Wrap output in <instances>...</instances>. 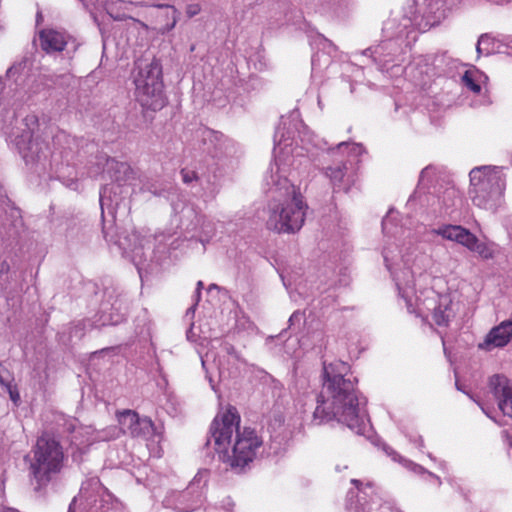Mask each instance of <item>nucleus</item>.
Listing matches in <instances>:
<instances>
[{"label":"nucleus","instance_id":"31","mask_svg":"<svg viewBox=\"0 0 512 512\" xmlns=\"http://www.w3.org/2000/svg\"><path fill=\"white\" fill-rule=\"evenodd\" d=\"M200 295H201V292H199V291H196V292H195V296H194V298H195V303H194V305H193V306H191V307L188 309L187 313H190V312L194 313L195 307H196L197 303H198V302H199V300H200Z\"/></svg>","mask_w":512,"mask_h":512},{"label":"nucleus","instance_id":"42","mask_svg":"<svg viewBox=\"0 0 512 512\" xmlns=\"http://www.w3.org/2000/svg\"><path fill=\"white\" fill-rule=\"evenodd\" d=\"M184 211H185L187 214H192V213H193V209H192V208H190V207L185 208V210H184Z\"/></svg>","mask_w":512,"mask_h":512},{"label":"nucleus","instance_id":"45","mask_svg":"<svg viewBox=\"0 0 512 512\" xmlns=\"http://www.w3.org/2000/svg\"><path fill=\"white\" fill-rule=\"evenodd\" d=\"M352 483L355 484L357 487L361 484L359 480L353 479Z\"/></svg>","mask_w":512,"mask_h":512},{"label":"nucleus","instance_id":"49","mask_svg":"<svg viewBox=\"0 0 512 512\" xmlns=\"http://www.w3.org/2000/svg\"><path fill=\"white\" fill-rule=\"evenodd\" d=\"M428 457H429L430 459L434 460L433 456H432L430 453L428 454Z\"/></svg>","mask_w":512,"mask_h":512},{"label":"nucleus","instance_id":"25","mask_svg":"<svg viewBox=\"0 0 512 512\" xmlns=\"http://www.w3.org/2000/svg\"><path fill=\"white\" fill-rule=\"evenodd\" d=\"M480 74L478 71L467 70L462 76V83L465 87L475 94L481 92V85L479 84Z\"/></svg>","mask_w":512,"mask_h":512},{"label":"nucleus","instance_id":"6","mask_svg":"<svg viewBox=\"0 0 512 512\" xmlns=\"http://www.w3.org/2000/svg\"><path fill=\"white\" fill-rule=\"evenodd\" d=\"M135 99L146 111H160L168 104L165 93L162 65L153 59L149 63L139 65L133 74Z\"/></svg>","mask_w":512,"mask_h":512},{"label":"nucleus","instance_id":"28","mask_svg":"<svg viewBox=\"0 0 512 512\" xmlns=\"http://www.w3.org/2000/svg\"><path fill=\"white\" fill-rule=\"evenodd\" d=\"M13 377L11 373L4 367V365L0 362V385L8 386L12 383Z\"/></svg>","mask_w":512,"mask_h":512},{"label":"nucleus","instance_id":"24","mask_svg":"<svg viewBox=\"0 0 512 512\" xmlns=\"http://www.w3.org/2000/svg\"><path fill=\"white\" fill-rule=\"evenodd\" d=\"M86 434L89 435L87 442L108 441L118 437L119 430L116 427H110L102 431H94L90 427L85 428Z\"/></svg>","mask_w":512,"mask_h":512},{"label":"nucleus","instance_id":"46","mask_svg":"<svg viewBox=\"0 0 512 512\" xmlns=\"http://www.w3.org/2000/svg\"><path fill=\"white\" fill-rule=\"evenodd\" d=\"M440 467H441V469L444 470L446 468V464L444 462H440Z\"/></svg>","mask_w":512,"mask_h":512},{"label":"nucleus","instance_id":"12","mask_svg":"<svg viewBox=\"0 0 512 512\" xmlns=\"http://www.w3.org/2000/svg\"><path fill=\"white\" fill-rule=\"evenodd\" d=\"M206 474V471L199 472L185 490L168 493L163 500V505L177 512H191L197 509L202 503Z\"/></svg>","mask_w":512,"mask_h":512},{"label":"nucleus","instance_id":"36","mask_svg":"<svg viewBox=\"0 0 512 512\" xmlns=\"http://www.w3.org/2000/svg\"><path fill=\"white\" fill-rule=\"evenodd\" d=\"M415 441L417 442V445H418L419 449H422L424 447L423 439H422L421 436H418L417 440H415Z\"/></svg>","mask_w":512,"mask_h":512},{"label":"nucleus","instance_id":"22","mask_svg":"<svg viewBox=\"0 0 512 512\" xmlns=\"http://www.w3.org/2000/svg\"><path fill=\"white\" fill-rule=\"evenodd\" d=\"M196 222L193 229L197 230V234L201 242L209 241L216 232L215 223L205 215H196Z\"/></svg>","mask_w":512,"mask_h":512},{"label":"nucleus","instance_id":"10","mask_svg":"<svg viewBox=\"0 0 512 512\" xmlns=\"http://www.w3.org/2000/svg\"><path fill=\"white\" fill-rule=\"evenodd\" d=\"M96 166V169L90 171L91 176L94 177L100 173H107L111 179L118 182V184L106 185L100 191V206L102 214L105 209H107L109 213H113L121 201V198L117 196L121 183L127 182L131 178L133 172L127 163L118 162L106 155H100L97 157Z\"/></svg>","mask_w":512,"mask_h":512},{"label":"nucleus","instance_id":"41","mask_svg":"<svg viewBox=\"0 0 512 512\" xmlns=\"http://www.w3.org/2000/svg\"><path fill=\"white\" fill-rule=\"evenodd\" d=\"M483 40V37L480 38L479 42H478V45H477V52L478 53H481V49H480V43L481 41Z\"/></svg>","mask_w":512,"mask_h":512},{"label":"nucleus","instance_id":"21","mask_svg":"<svg viewBox=\"0 0 512 512\" xmlns=\"http://www.w3.org/2000/svg\"><path fill=\"white\" fill-rule=\"evenodd\" d=\"M158 8L163 11L160 12L156 17L160 24L158 31L161 34H165L171 31L178 21V10L172 5H157Z\"/></svg>","mask_w":512,"mask_h":512},{"label":"nucleus","instance_id":"15","mask_svg":"<svg viewBox=\"0 0 512 512\" xmlns=\"http://www.w3.org/2000/svg\"><path fill=\"white\" fill-rule=\"evenodd\" d=\"M489 387L504 415L512 417V380L503 375H493Z\"/></svg>","mask_w":512,"mask_h":512},{"label":"nucleus","instance_id":"23","mask_svg":"<svg viewBox=\"0 0 512 512\" xmlns=\"http://www.w3.org/2000/svg\"><path fill=\"white\" fill-rule=\"evenodd\" d=\"M473 240H469L466 248L478 254L484 260L492 259L495 255V245L493 243L481 242L472 234Z\"/></svg>","mask_w":512,"mask_h":512},{"label":"nucleus","instance_id":"2","mask_svg":"<svg viewBox=\"0 0 512 512\" xmlns=\"http://www.w3.org/2000/svg\"><path fill=\"white\" fill-rule=\"evenodd\" d=\"M348 373L349 366L343 361L324 363L323 383L313 421L322 424L337 420L361 435L369 424L365 401L359 398L355 379Z\"/></svg>","mask_w":512,"mask_h":512},{"label":"nucleus","instance_id":"26","mask_svg":"<svg viewBox=\"0 0 512 512\" xmlns=\"http://www.w3.org/2000/svg\"><path fill=\"white\" fill-rule=\"evenodd\" d=\"M403 465L407 469H409L410 471H412V472H414L416 474H427L429 477H431V478L436 480L438 486H441V484H442L441 479L437 475H435L434 473L427 471L423 466H421V465H419L417 463H414V462H412L410 460H407V459L403 460Z\"/></svg>","mask_w":512,"mask_h":512},{"label":"nucleus","instance_id":"20","mask_svg":"<svg viewBox=\"0 0 512 512\" xmlns=\"http://www.w3.org/2000/svg\"><path fill=\"white\" fill-rule=\"evenodd\" d=\"M182 180L185 184H191L193 181L199 183L201 186H204L206 183L207 186L203 187V196L207 198H214L217 189L214 183L211 182L210 177H204L203 175H199L198 172L189 168H183L181 170Z\"/></svg>","mask_w":512,"mask_h":512},{"label":"nucleus","instance_id":"5","mask_svg":"<svg viewBox=\"0 0 512 512\" xmlns=\"http://www.w3.org/2000/svg\"><path fill=\"white\" fill-rule=\"evenodd\" d=\"M281 132L280 135L278 132L274 135L276 143L274 147L275 157L267 168L262 182L263 190L270 194L272 199L300 192L291 179V166L294 163V157L292 155L293 150L289 148L291 144L287 143L290 139L291 130H286L287 139L284 130H281Z\"/></svg>","mask_w":512,"mask_h":512},{"label":"nucleus","instance_id":"17","mask_svg":"<svg viewBox=\"0 0 512 512\" xmlns=\"http://www.w3.org/2000/svg\"><path fill=\"white\" fill-rule=\"evenodd\" d=\"M461 195L459 190L452 184L440 187L435 190L432 206H437L434 210L440 213L450 214L461 204Z\"/></svg>","mask_w":512,"mask_h":512},{"label":"nucleus","instance_id":"44","mask_svg":"<svg viewBox=\"0 0 512 512\" xmlns=\"http://www.w3.org/2000/svg\"><path fill=\"white\" fill-rule=\"evenodd\" d=\"M299 316V314L297 313H293L290 317V321H293L295 318H297Z\"/></svg>","mask_w":512,"mask_h":512},{"label":"nucleus","instance_id":"16","mask_svg":"<svg viewBox=\"0 0 512 512\" xmlns=\"http://www.w3.org/2000/svg\"><path fill=\"white\" fill-rule=\"evenodd\" d=\"M512 341V319L504 320L494 326L478 344V348L491 351L495 348H503Z\"/></svg>","mask_w":512,"mask_h":512},{"label":"nucleus","instance_id":"29","mask_svg":"<svg viewBox=\"0 0 512 512\" xmlns=\"http://www.w3.org/2000/svg\"><path fill=\"white\" fill-rule=\"evenodd\" d=\"M201 11V6L197 3L189 4L186 7V14L189 18H192L196 15H198Z\"/></svg>","mask_w":512,"mask_h":512},{"label":"nucleus","instance_id":"9","mask_svg":"<svg viewBox=\"0 0 512 512\" xmlns=\"http://www.w3.org/2000/svg\"><path fill=\"white\" fill-rule=\"evenodd\" d=\"M63 453L57 441L48 435L38 438L30 459V474L41 487L60 471Z\"/></svg>","mask_w":512,"mask_h":512},{"label":"nucleus","instance_id":"35","mask_svg":"<svg viewBox=\"0 0 512 512\" xmlns=\"http://www.w3.org/2000/svg\"><path fill=\"white\" fill-rule=\"evenodd\" d=\"M506 227L509 230L510 234H512V217H508L506 219Z\"/></svg>","mask_w":512,"mask_h":512},{"label":"nucleus","instance_id":"19","mask_svg":"<svg viewBox=\"0 0 512 512\" xmlns=\"http://www.w3.org/2000/svg\"><path fill=\"white\" fill-rule=\"evenodd\" d=\"M432 232L442 236L444 239L455 241L465 247L469 244V240H473V233L458 225H443L433 229Z\"/></svg>","mask_w":512,"mask_h":512},{"label":"nucleus","instance_id":"4","mask_svg":"<svg viewBox=\"0 0 512 512\" xmlns=\"http://www.w3.org/2000/svg\"><path fill=\"white\" fill-rule=\"evenodd\" d=\"M505 189L504 167L483 165L470 170L468 194L478 208L492 213L497 212L504 205Z\"/></svg>","mask_w":512,"mask_h":512},{"label":"nucleus","instance_id":"52","mask_svg":"<svg viewBox=\"0 0 512 512\" xmlns=\"http://www.w3.org/2000/svg\"><path fill=\"white\" fill-rule=\"evenodd\" d=\"M131 251L134 253V255H137V252H135V249H131Z\"/></svg>","mask_w":512,"mask_h":512},{"label":"nucleus","instance_id":"39","mask_svg":"<svg viewBox=\"0 0 512 512\" xmlns=\"http://www.w3.org/2000/svg\"><path fill=\"white\" fill-rule=\"evenodd\" d=\"M361 512H371V508L370 507H366L365 505H362Z\"/></svg>","mask_w":512,"mask_h":512},{"label":"nucleus","instance_id":"11","mask_svg":"<svg viewBox=\"0 0 512 512\" xmlns=\"http://www.w3.org/2000/svg\"><path fill=\"white\" fill-rule=\"evenodd\" d=\"M113 496L103 487L98 478H90L82 484L68 512H101L112 504Z\"/></svg>","mask_w":512,"mask_h":512},{"label":"nucleus","instance_id":"37","mask_svg":"<svg viewBox=\"0 0 512 512\" xmlns=\"http://www.w3.org/2000/svg\"><path fill=\"white\" fill-rule=\"evenodd\" d=\"M25 120H26V121L30 120V121H31V123H34V122H36V121H37V119H36V117H35L34 115L27 116Z\"/></svg>","mask_w":512,"mask_h":512},{"label":"nucleus","instance_id":"3","mask_svg":"<svg viewBox=\"0 0 512 512\" xmlns=\"http://www.w3.org/2000/svg\"><path fill=\"white\" fill-rule=\"evenodd\" d=\"M239 425L237 409L229 406L214 418L207 443L213 445L223 462L242 469L256 458L263 440L254 429L240 430Z\"/></svg>","mask_w":512,"mask_h":512},{"label":"nucleus","instance_id":"34","mask_svg":"<svg viewBox=\"0 0 512 512\" xmlns=\"http://www.w3.org/2000/svg\"><path fill=\"white\" fill-rule=\"evenodd\" d=\"M10 386H11V383L8 386H5V387L9 389V393H10L11 399L14 402H16L19 399V395H18V393H13Z\"/></svg>","mask_w":512,"mask_h":512},{"label":"nucleus","instance_id":"32","mask_svg":"<svg viewBox=\"0 0 512 512\" xmlns=\"http://www.w3.org/2000/svg\"><path fill=\"white\" fill-rule=\"evenodd\" d=\"M281 277H282V281H283L284 286L289 290L290 297L293 298L294 300H296L294 295H293V293H292V290L290 288L291 283L290 282L287 283L286 279H285V277L283 275H281Z\"/></svg>","mask_w":512,"mask_h":512},{"label":"nucleus","instance_id":"47","mask_svg":"<svg viewBox=\"0 0 512 512\" xmlns=\"http://www.w3.org/2000/svg\"><path fill=\"white\" fill-rule=\"evenodd\" d=\"M213 288H217V285H215V284L210 285L209 290H211Z\"/></svg>","mask_w":512,"mask_h":512},{"label":"nucleus","instance_id":"33","mask_svg":"<svg viewBox=\"0 0 512 512\" xmlns=\"http://www.w3.org/2000/svg\"><path fill=\"white\" fill-rule=\"evenodd\" d=\"M295 290L299 295H306V291L304 290V286L302 283H299L295 286Z\"/></svg>","mask_w":512,"mask_h":512},{"label":"nucleus","instance_id":"40","mask_svg":"<svg viewBox=\"0 0 512 512\" xmlns=\"http://www.w3.org/2000/svg\"><path fill=\"white\" fill-rule=\"evenodd\" d=\"M481 409L489 418L493 419L492 416H490L489 412L486 410V408L484 406H481Z\"/></svg>","mask_w":512,"mask_h":512},{"label":"nucleus","instance_id":"13","mask_svg":"<svg viewBox=\"0 0 512 512\" xmlns=\"http://www.w3.org/2000/svg\"><path fill=\"white\" fill-rule=\"evenodd\" d=\"M118 421L123 432L134 438L160 441V434L155 431L153 422L147 417L140 418L137 413L127 410L119 414Z\"/></svg>","mask_w":512,"mask_h":512},{"label":"nucleus","instance_id":"50","mask_svg":"<svg viewBox=\"0 0 512 512\" xmlns=\"http://www.w3.org/2000/svg\"><path fill=\"white\" fill-rule=\"evenodd\" d=\"M3 512H14V511H13V510H11V509H7V510H5V511H3Z\"/></svg>","mask_w":512,"mask_h":512},{"label":"nucleus","instance_id":"43","mask_svg":"<svg viewBox=\"0 0 512 512\" xmlns=\"http://www.w3.org/2000/svg\"><path fill=\"white\" fill-rule=\"evenodd\" d=\"M192 336H193V328H191L190 331H188V333H187L188 339H191Z\"/></svg>","mask_w":512,"mask_h":512},{"label":"nucleus","instance_id":"48","mask_svg":"<svg viewBox=\"0 0 512 512\" xmlns=\"http://www.w3.org/2000/svg\"><path fill=\"white\" fill-rule=\"evenodd\" d=\"M201 361H202V365L204 366V365H205V360H204V358H201Z\"/></svg>","mask_w":512,"mask_h":512},{"label":"nucleus","instance_id":"1","mask_svg":"<svg viewBox=\"0 0 512 512\" xmlns=\"http://www.w3.org/2000/svg\"><path fill=\"white\" fill-rule=\"evenodd\" d=\"M382 254L408 312L426 321L431 317L436 325L447 326L455 316L454 304L449 295H440L429 287L432 276L427 270L431 258L412 242L401 249L397 243L389 242Z\"/></svg>","mask_w":512,"mask_h":512},{"label":"nucleus","instance_id":"7","mask_svg":"<svg viewBox=\"0 0 512 512\" xmlns=\"http://www.w3.org/2000/svg\"><path fill=\"white\" fill-rule=\"evenodd\" d=\"M307 205L300 192L271 200L266 225L278 233H295L304 224Z\"/></svg>","mask_w":512,"mask_h":512},{"label":"nucleus","instance_id":"51","mask_svg":"<svg viewBox=\"0 0 512 512\" xmlns=\"http://www.w3.org/2000/svg\"><path fill=\"white\" fill-rule=\"evenodd\" d=\"M131 251L134 253V255H137V252H135V249H131Z\"/></svg>","mask_w":512,"mask_h":512},{"label":"nucleus","instance_id":"14","mask_svg":"<svg viewBox=\"0 0 512 512\" xmlns=\"http://www.w3.org/2000/svg\"><path fill=\"white\" fill-rule=\"evenodd\" d=\"M12 131L9 135L10 141L14 143L26 163L40 161L42 156L46 157L45 151L48 150V146L34 139V130Z\"/></svg>","mask_w":512,"mask_h":512},{"label":"nucleus","instance_id":"18","mask_svg":"<svg viewBox=\"0 0 512 512\" xmlns=\"http://www.w3.org/2000/svg\"><path fill=\"white\" fill-rule=\"evenodd\" d=\"M40 47L46 53L62 52L67 46L66 35L54 29H43L39 32Z\"/></svg>","mask_w":512,"mask_h":512},{"label":"nucleus","instance_id":"38","mask_svg":"<svg viewBox=\"0 0 512 512\" xmlns=\"http://www.w3.org/2000/svg\"><path fill=\"white\" fill-rule=\"evenodd\" d=\"M203 288V282L202 281H198L197 282V288H196V291H199L201 292V289Z\"/></svg>","mask_w":512,"mask_h":512},{"label":"nucleus","instance_id":"27","mask_svg":"<svg viewBox=\"0 0 512 512\" xmlns=\"http://www.w3.org/2000/svg\"><path fill=\"white\" fill-rule=\"evenodd\" d=\"M436 175H437L436 167H434L432 165L425 167L420 173L419 185H422V186L428 185L429 183H431L433 181V179L436 177Z\"/></svg>","mask_w":512,"mask_h":512},{"label":"nucleus","instance_id":"8","mask_svg":"<svg viewBox=\"0 0 512 512\" xmlns=\"http://www.w3.org/2000/svg\"><path fill=\"white\" fill-rule=\"evenodd\" d=\"M330 153L334 161L325 168L324 173L329 178L334 191H348L353 182L349 171L359 162L365 149L358 143L341 142L331 149Z\"/></svg>","mask_w":512,"mask_h":512},{"label":"nucleus","instance_id":"30","mask_svg":"<svg viewBox=\"0 0 512 512\" xmlns=\"http://www.w3.org/2000/svg\"><path fill=\"white\" fill-rule=\"evenodd\" d=\"M390 225H391L390 216H386L382 221V229H383L384 233H386V234L390 233V228H389Z\"/></svg>","mask_w":512,"mask_h":512}]
</instances>
